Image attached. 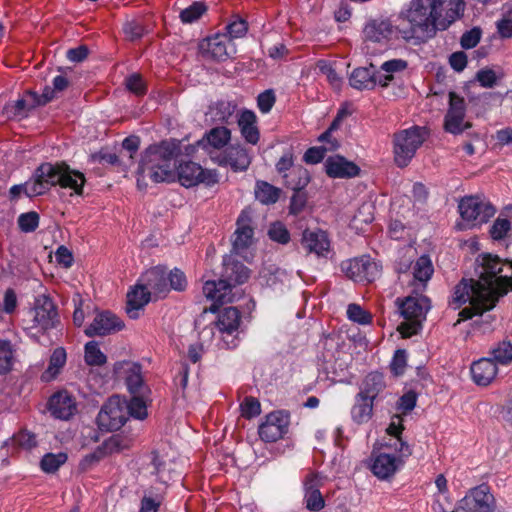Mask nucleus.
Masks as SVG:
<instances>
[{
	"instance_id": "nucleus-31",
	"label": "nucleus",
	"mask_w": 512,
	"mask_h": 512,
	"mask_svg": "<svg viewBox=\"0 0 512 512\" xmlns=\"http://www.w3.org/2000/svg\"><path fill=\"white\" fill-rule=\"evenodd\" d=\"M386 384L384 377L379 372H372L368 374L362 382L360 392L358 393L361 399H374L385 389Z\"/></svg>"
},
{
	"instance_id": "nucleus-23",
	"label": "nucleus",
	"mask_w": 512,
	"mask_h": 512,
	"mask_svg": "<svg viewBox=\"0 0 512 512\" xmlns=\"http://www.w3.org/2000/svg\"><path fill=\"white\" fill-rule=\"evenodd\" d=\"M349 84L357 90H371L377 84L380 85V76L374 65L370 64L369 67L354 69L349 77Z\"/></svg>"
},
{
	"instance_id": "nucleus-19",
	"label": "nucleus",
	"mask_w": 512,
	"mask_h": 512,
	"mask_svg": "<svg viewBox=\"0 0 512 512\" xmlns=\"http://www.w3.org/2000/svg\"><path fill=\"white\" fill-rule=\"evenodd\" d=\"M151 151L163 156L159 157L161 160L157 161L158 163L156 164V167L160 165L163 166L164 164L174 165L173 160L181 153L179 143H177L175 140L162 141L160 144L152 145L146 149L139 168L149 167Z\"/></svg>"
},
{
	"instance_id": "nucleus-60",
	"label": "nucleus",
	"mask_w": 512,
	"mask_h": 512,
	"mask_svg": "<svg viewBox=\"0 0 512 512\" xmlns=\"http://www.w3.org/2000/svg\"><path fill=\"white\" fill-rule=\"evenodd\" d=\"M227 36L232 42V39L243 37L248 30V25L245 20L238 19L226 26Z\"/></svg>"
},
{
	"instance_id": "nucleus-6",
	"label": "nucleus",
	"mask_w": 512,
	"mask_h": 512,
	"mask_svg": "<svg viewBox=\"0 0 512 512\" xmlns=\"http://www.w3.org/2000/svg\"><path fill=\"white\" fill-rule=\"evenodd\" d=\"M429 309L430 300L427 297H407L400 305V313L405 321L398 326L397 330L403 337L416 334Z\"/></svg>"
},
{
	"instance_id": "nucleus-25",
	"label": "nucleus",
	"mask_w": 512,
	"mask_h": 512,
	"mask_svg": "<svg viewBox=\"0 0 512 512\" xmlns=\"http://www.w3.org/2000/svg\"><path fill=\"white\" fill-rule=\"evenodd\" d=\"M131 443L132 440L126 436L120 434L113 435L107 439L102 446L97 449V451L88 455L85 460L90 462L99 461L105 455L119 453L128 449L131 446Z\"/></svg>"
},
{
	"instance_id": "nucleus-20",
	"label": "nucleus",
	"mask_w": 512,
	"mask_h": 512,
	"mask_svg": "<svg viewBox=\"0 0 512 512\" xmlns=\"http://www.w3.org/2000/svg\"><path fill=\"white\" fill-rule=\"evenodd\" d=\"M254 230L252 219L248 211H242L237 219V229L234 233L233 249L240 253L249 248L253 243Z\"/></svg>"
},
{
	"instance_id": "nucleus-8",
	"label": "nucleus",
	"mask_w": 512,
	"mask_h": 512,
	"mask_svg": "<svg viewBox=\"0 0 512 512\" xmlns=\"http://www.w3.org/2000/svg\"><path fill=\"white\" fill-rule=\"evenodd\" d=\"M495 499L486 485L471 489L451 512H493Z\"/></svg>"
},
{
	"instance_id": "nucleus-62",
	"label": "nucleus",
	"mask_w": 512,
	"mask_h": 512,
	"mask_svg": "<svg viewBox=\"0 0 512 512\" xmlns=\"http://www.w3.org/2000/svg\"><path fill=\"white\" fill-rule=\"evenodd\" d=\"M276 101L273 90H266L259 94L257 104L262 113H268L274 106Z\"/></svg>"
},
{
	"instance_id": "nucleus-1",
	"label": "nucleus",
	"mask_w": 512,
	"mask_h": 512,
	"mask_svg": "<svg viewBox=\"0 0 512 512\" xmlns=\"http://www.w3.org/2000/svg\"><path fill=\"white\" fill-rule=\"evenodd\" d=\"M477 280L463 278L454 288L452 304L457 309L465 303L459 316L463 320L482 315L492 309L500 297L512 287V276L503 274L504 268L512 270V262H503L497 255L482 254L476 259Z\"/></svg>"
},
{
	"instance_id": "nucleus-7",
	"label": "nucleus",
	"mask_w": 512,
	"mask_h": 512,
	"mask_svg": "<svg viewBox=\"0 0 512 512\" xmlns=\"http://www.w3.org/2000/svg\"><path fill=\"white\" fill-rule=\"evenodd\" d=\"M458 209L465 222L463 228H471L485 223L495 214V208L490 203L476 196L461 199ZM460 228L462 229V227Z\"/></svg>"
},
{
	"instance_id": "nucleus-29",
	"label": "nucleus",
	"mask_w": 512,
	"mask_h": 512,
	"mask_svg": "<svg viewBox=\"0 0 512 512\" xmlns=\"http://www.w3.org/2000/svg\"><path fill=\"white\" fill-rule=\"evenodd\" d=\"M231 283L226 279H220L219 281H206L203 286L204 295L215 302L220 304L233 302L231 293Z\"/></svg>"
},
{
	"instance_id": "nucleus-40",
	"label": "nucleus",
	"mask_w": 512,
	"mask_h": 512,
	"mask_svg": "<svg viewBox=\"0 0 512 512\" xmlns=\"http://www.w3.org/2000/svg\"><path fill=\"white\" fill-rule=\"evenodd\" d=\"M373 412V401L369 399H361L360 395L356 396V403L352 407L351 415L355 422L358 424L367 422Z\"/></svg>"
},
{
	"instance_id": "nucleus-4",
	"label": "nucleus",
	"mask_w": 512,
	"mask_h": 512,
	"mask_svg": "<svg viewBox=\"0 0 512 512\" xmlns=\"http://www.w3.org/2000/svg\"><path fill=\"white\" fill-rule=\"evenodd\" d=\"M426 138V129L419 126H413L395 133L393 136L395 164L400 168L408 166Z\"/></svg>"
},
{
	"instance_id": "nucleus-24",
	"label": "nucleus",
	"mask_w": 512,
	"mask_h": 512,
	"mask_svg": "<svg viewBox=\"0 0 512 512\" xmlns=\"http://www.w3.org/2000/svg\"><path fill=\"white\" fill-rule=\"evenodd\" d=\"M326 173L333 178H350L359 174V167L342 156L329 157L325 162Z\"/></svg>"
},
{
	"instance_id": "nucleus-64",
	"label": "nucleus",
	"mask_w": 512,
	"mask_h": 512,
	"mask_svg": "<svg viewBox=\"0 0 512 512\" xmlns=\"http://www.w3.org/2000/svg\"><path fill=\"white\" fill-rule=\"evenodd\" d=\"M126 87L135 95L141 96L146 93L144 82L139 74H133L126 79Z\"/></svg>"
},
{
	"instance_id": "nucleus-36",
	"label": "nucleus",
	"mask_w": 512,
	"mask_h": 512,
	"mask_svg": "<svg viewBox=\"0 0 512 512\" xmlns=\"http://www.w3.org/2000/svg\"><path fill=\"white\" fill-rule=\"evenodd\" d=\"M231 137L230 130L226 127H215L211 129L206 135V144L201 141L199 144L206 147L208 149L212 148L216 151L220 150L229 142Z\"/></svg>"
},
{
	"instance_id": "nucleus-44",
	"label": "nucleus",
	"mask_w": 512,
	"mask_h": 512,
	"mask_svg": "<svg viewBox=\"0 0 512 512\" xmlns=\"http://www.w3.org/2000/svg\"><path fill=\"white\" fill-rule=\"evenodd\" d=\"M67 461V455L59 452L57 454L48 453L43 456L40 466L46 473H53Z\"/></svg>"
},
{
	"instance_id": "nucleus-47",
	"label": "nucleus",
	"mask_w": 512,
	"mask_h": 512,
	"mask_svg": "<svg viewBox=\"0 0 512 512\" xmlns=\"http://www.w3.org/2000/svg\"><path fill=\"white\" fill-rule=\"evenodd\" d=\"M413 269L415 279L421 282L427 281L433 273L432 263L428 256H421L416 261Z\"/></svg>"
},
{
	"instance_id": "nucleus-53",
	"label": "nucleus",
	"mask_w": 512,
	"mask_h": 512,
	"mask_svg": "<svg viewBox=\"0 0 512 512\" xmlns=\"http://www.w3.org/2000/svg\"><path fill=\"white\" fill-rule=\"evenodd\" d=\"M127 415L137 419H144L147 416L145 402L139 397H133L129 403L126 402Z\"/></svg>"
},
{
	"instance_id": "nucleus-3",
	"label": "nucleus",
	"mask_w": 512,
	"mask_h": 512,
	"mask_svg": "<svg viewBox=\"0 0 512 512\" xmlns=\"http://www.w3.org/2000/svg\"><path fill=\"white\" fill-rule=\"evenodd\" d=\"M433 0H412L409 8L403 14L409 23L410 36L418 40L433 37L439 30L436 10Z\"/></svg>"
},
{
	"instance_id": "nucleus-27",
	"label": "nucleus",
	"mask_w": 512,
	"mask_h": 512,
	"mask_svg": "<svg viewBox=\"0 0 512 512\" xmlns=\"http://www.w3.org/2000/svg\"><path fill=\"white\" fill-rule=\"evenodd\" d=\"M49 410L54 417L66 420L74 414L76 405L66 392H59L50 398Z\"/></svg>"
},
{
	"instance_id": "nucleus-12",
	"label": "nucleus",
	"mask_w": 512,
	"mask_h": 512,
	"mask_svg": "<svg viewBox=\"0 0 512 512\" xmlns=\"http://www.w3.org/2000/svg\"><path fill=\"white\" fill-rule=\"evenodd\" d=\"M177 175L181 185L187 188L199 183L213 185L218 181L214 172L205 171L199 164L192 161L181 163L177 169Z\"/></svg>"
},
{
	"instance_id": "nucleus-58",
	"label": "nucleus",
	"mask_w": 512,
	"mask_h": 512,
	"mask_svg": "<svg viewBox=\"0 0 512 512\" xmlns=\"http://www.w3.org/2000/svg\"><path fill=\"white\" fill-rule=\"evenodd\" d=\"M347 315L350 320L359 324H368L371 321V315L357 304L348 306Z\"/></svg>"
},
{
	"instance_id": "nucleus-39",
	"label": "nucleus",
	"mask_w": 512,
	"mask_h": 512,
	"mask_svg": "<svg viewBox=\"0 0 512 512\" xmlns=\"http://www.w3.org/2000/svg\"><path fill=\"white\" fill-rule=\"evenodd\" d=\"M147 286L155 293L162 294L169 290L168 278L165 271L160 267H155L146 273Z\"/></svg>"
},
{
	"instance_id": "nucleus-28",
	"label": "nucleus",
	"mask_w": 512,
	"mask_h": 512,
	"mask_svg": "<svg viewBox=\"0 0 512 512\" xmlns=\"http://www.w3.org/2000/svg\"><path fill=\"white\" fill-rule=\"evenodd\" d=\"M393 25L387 19H373L368 22L363 30L365 39L380 43L388 40L393 34Z\"/></svg>"
},
{
	"instance_id": "nucleus-38",
	"label": "nucleus",
	"mask_w": 512,
	"mask_h": 512,
	"mask_svg": "<svg viewBox=\"0 0 512 512\" xmlns=\"http://www.w3.org/2000/svg\"><path fill=\"white\" fill-rule=\"evenodd\" d=\"M407 68V62L402 59H392L384 62L381 65L380 86L385 88L388 87L389 83L394 79V73L402 72Z\"/></svg>"
},
{
	"instance_id": "nucleus-49",
	"label": "nucleus",
	"mask_w": 512,
	"mask_h": 512,
	"mask_svg": "<svg viewBox=\"0 0 512 512\" xmlns=\"http://www.w3.org/2000/svg\"><path fill=\"white\" fill-rule=\"evenodd\" d=\"M317 67L324 75H326L327 80L334 89L339 90L341 88L342 79L329 62L320 60L317 62Z\"/></svg>"
},
{
	"instance_id": "nucleus-48",
	"label": "nucleus",
	"mask_w": 512,
	"mask_h": 512,
	"mask_svg": "<svg viewBox=\"0 0 512 512\" xmlns=\"http://www.w3.org/2000/svg\"><path fill=\"white\" fill-rule=\"evenodd\" d=\"M38 225L39 215L37 212L30 211L23 213L18 217V226L22 232H33L37 229Z\"/></svg>"
},
{
	"instance_id": "nucleus-55",
	"label": "nucleus",
	"mask_w": 512,
	"mask_h": 512,
	"mask_svg": "<svg viewBox=\"0 0 512 512\" xmlns=\"http://www.w3.org/2000/svg\"><path fill=\"white\" fill-rule=\"evenodd\" d=\"M73 301L76 304L75 311L73 313V323L80 327L85 319L86 313H89L91 310V307L89 304L85 305L84 307V300L82 299L80 294H76Z\"/></svg>"
},
{
	"instance_id": "nucleus-18",
	"label": "nucleus",
	"mask_w": 512,
	"mask_h": 512,
	"mask_svg": "<svg viewBox=\"0 0 512 512\" xmlns=\"http://www.w3.org/2000/svg\"><path fill=\"white\" fill-rule=\"evenodd\" d=\"M208 152L218 164L229 165L234 171H244L251 163L248 151L240 146H231L224 154L217 153V155H213L212 150H208Z\"/></svg>"
},
{
	"instance_id": "nucleus-32",
	"label": "nucleus",
	"mask_w": 512,
	"mask_h": 512,
	"mask_svg": "<svg viewBox=\"0 0 512 512\" xmlns=\"http://www.w3.org/2000/svg\"><path fill=\"white\" fill-rule=\"evenodd\" d=\"M396 470V458L386 453L379 454L372 464V472L379 479L390 478L395 474Z\"/></svg>"
},
{
	"instance_id": "nucleus-57",
	"label": "nucleus",
	"mask_w": 512,
	"mask_h": 512,
	"mask_svg": "<svg viewBox=\"0 0 512 512\" xmlns=\"http://www.w3.org/2000/svg\"><path fill=\"white\" fill-rule=\"evenodd\" d=\"M242 415L248 419L261 413L260 402L254 397H246L241 404Z\"/></svg>"
},
{
	"instance_id": "nucleus-37",
	"label": "nucleus",
	"mask_w": 512,
	"mask_h": 512,
	"mask_svg": "<svg viewBox=\"0 0 512 512\" xmlns=\"http://www.w3.org/2000/svg\"><path fill=\"white\" fill-rule=\"evenodd\" d=\"M66 351L62 347L56 348L50 356L48 368L42 374L44 381L53 380L66 363Z\"/></svg>"
},
{
	"instance_id": "nucleus-46",
	"label": "nucleus",
	"mask_w": 512,
	"mask_h": 512,
	"mask_svg": "<svg viewBox=\"0 0 512 512\" xmlns=\"http://www.w3.org/2000/svg\"><path fill=\"white\" fill-rule=\"evenodd\" d=\"M207 10L203 2H194L180 12V19L183 23H192L198 20Z\"/></svg>"
},
{
	"instance_id": "nucleus-15",
	"label": "nucleus",
	"mask_w": 512,
	"mask_h": 512,
	"mask_svg": "<svg viewBox=\"0 0 512 512\" xmlns=\"http://www.w3.org/2000/svg\"><path fill=\"white\" fill-rule=\"evenodd\" d=\"M124 322L110 311H101L96 314L92 323L86 327L84 333L88 337L106 336L121 331Z\"/></svg>"
},
{
	"instance_id": "nucleus-10",
	"label": "nucleus",
	"mask_w": 512,
	"mask_h": 512,
	"mask_svg": "<svg viewBox=\"0 0 512 512\" xmlns=\"http://www.w3.org/2000/svg\"><path fill=\"white\" fill-rule=\"evenodd\" d=\"M465 100L455 92L449 93V109L445 116L444 128L451 134H460L471 128L472 124L465 121Z\"/></svg>"
},
{
	"instance_id": "nucleus-2",
	"label": "nucleus",
	"mask_w": 512,
	"mask_h": 512,
	"mask_svg": "<svg viewBox=\"0 0 512 512\" xmlns=\"http://www.w3.org/2000/svg\"><path fill=\"white\" fill-rule=\"evenodd\" d=\"M83 173L71 169L66 163H43L34 172L33 184L26 187V195L34 197L42 195L51 186L60 185L62 188H70L77 195L83 192L85 184Z\"/></svg>"
},
{
	"instance_id": "nucleus-17",
	"label": "nucleus",
	"mask_w": 512,
	"mask_h": 512,
	"mask_svg": "<svg viewBox=\"0 0 512 512\" xmlns=\"http://www.w3.org/2000/svg\"><path fill=\"white\" fill-rule=\"evenodd\" d=\"M289 420L280 411L272 412L259 427V435L266 442H275L283 437L288 430Z\"/></svg>"
},
{
	"instance_id": "nucleus-41",
	"label": "nucleus",
	"mask_w": 512,
	"mask_h": 512,
	"mask_svg": "<svg viewBox=\"0 0 512 512\" xmlns=\"http://www.w3.org/2000/svg\"><path fill=\"white\" fill-rule=\"evenodd\" d=\"M281 190L268 182L259 181L256 185L255 197L263 204H273L279 199Z\"/></svg>"
},
{
	"instance_id": "nucleus-54",
	"label": "nucleus",
	"mask_w": 512,
	"mask_h": 512,
	"mask_svg": "<svg viewBox=\"0 0 512 512\" xmlns=\"http://www.w3.org/2000/svg\"><path fill=\"white\" fill-rule=\"evenodd\" d=\"M127 386L132 393H136L140 390L143 380L141 377L140 366L132 364L129 368V374L126 379Z\"/></svg>"
},
{
	"instance_id": "nucleus-33",
	"label": "nucleus",
	"mask_w": 512,
	"mask_h": 512,
	"mask_svg": "<svg viewBox=\"0 0 512 512\" xmlns=\"http://www.w3.org/2000/svg\"><path fill=\"white\" fill-rule=\"evenodd\" d=\"M255 123L256 116L251 111H244L238 120L242 136L251 144H256L259 141V130Z\"/></svg>"
},
{
	"instance_id": "nucleus-34",
	"label": "nucleus",
	"mask_w": 512,
	"mask_h": 512,
	"mask_svg": "<svg viewBox=\"0 0 512 512\" xmlns=\"http://www.w3.org/2000/svg\"><path fill=\"white\" fill-rule=\"evenodd\" d=\"M224 270V276L231 285L243 284L250 277L249 269L241 262H225Z\"/></svg>"
},
{
	"instance_id": "nucleus-52",
	"label": "nucleus",
	"mask_w": 512,
	"mask_h": 512,
	"mask_svg": "<svg viewBox=\"0 0 512 512\" xmlns=\"http://www.w3.org/2000/svg\"><path fill=\"white\" fill-rule=\"evenodd\" d=\"M123 31L127 38L131 41L138 40L145 33H147V29L144 27V25L136 20L127 21L124 24Z\"/></svg>"
},
{
	"instance_id": "nucleus-42",
	"label": "nucleus",
	"mask_w": 512,
	"mask_h": 512,
	"mask_svg": "<svg viewBox=\"0 0 512 512\" xmlns=\"http://www.w3.org/2000/svg\"><path fill=\"white\" fill-rule=\"evenodd\" d=\"M14 349L10 341L0 340V374L8 373L13 366Z\"/></svg>"
},
{
	"instance_id": "nucleus-26",
	"label": "nucleus",
	"mask_w": 512,
	"mask_h": 512,
	"mask_svg": "<svg viewBox=\"0 0 512 512\" xmlns=\"http://www.w3.org/2000/svg\"><path fill=\"white\" fill-rule=\"evenodd\" d=\"M302 246L309 253L323 256L329 251L330 241L326 232L322 230H305L302 236Z\"/></svg>"
},
{
	"instance_id": "nucleus-43",
	"label": "nucleus",
	"mask_w": 512,
	"mask_h": 512,
	"mask_svg": "<svg viewBox=\"0 0 512 512\" xmlns=\"http://www.w3.org/2000/svg\"><path fill=\"white\" fill-rule=\"evenodd\" d=\"M491 353L496 364L508 365L512 361V344L504 340L494 347Z\"/></svg>"
},
{
	"instance_id": "nucleus-63",
	"label": "nucleus",
	"mask_w": 512,
	"mask_h": 512,
	"mask_svg": "<svg viewBox=\"0 0 512 512\" xmlns=\"http://www.w3.org/2000/svg\"><path fill=\"white\" fill-rule=\"evenodd\" d=\"M416 401L417 394L414 391H408L400 397L397 404V409L401 410L403 414H407L415 408Z\"/></svg>"
},
{
	"instance_id": "nucleus-14",
	"label": "nucleus",
	"mask_w": 512,
	"mask_h": 512,
	"mask_svg": "<svg viewBox=\"0 0 512 512\" xmlns=\"http://www.w3.org/2000/svg\"><path fill=\"white\" fill-rule=\"evenodd\" d=\"M342 271L346 276L354 281H373L379 274L377 263L370 260L369 257L354 258L343 261Z\"/></svg>"
},
{
	"instance_id": "nucleus-22",
	"label": "nucleus",
	"mask_w": 512,
	"mask_h": 512,
	"mask_svg": "<svg viewBox=\"0 0 512 512\" xmlns=\"http://www.w3.org/2000/svg\"><path fill=\"white\" fill-rule=\"evenodd\" d=\"M151 159L149 160V167L139 168L138 172L143 177L150 178L155 183L171 181L175 177L174 168L175 165L164 164L163 166H157L158 160H161L159 157H162L160 154H156V152H150Z\"/></svg>"
},
{
	"instance_id": "nucleus-13",
	"label": "nucleus",
	"mask_w": 512,
	"mask_h": 512,
	"mask_svg": "<svg viewBox=\"0 0 512 512\" xmlns=\"http://www.w3.org/2000/svg\"><path fill=\"white\" fill-rule=\"evenodd\" d=\"M284 178L287 187L294 191L291 198L290 211L293 214H297L303 210L307 201V196L302 189L309 183L308 171L303 168H297L291 173L285 174Z\"/></svg>"
},
{
	"instance_id": "nucleus-59",
	"label": "nucleus",
	"mask_w": 512,
	"mask_h": 512,
	"mask_svg": "<svg viewBox=\"0 0 512 512\" xmlns=\"http://www.w3.org/2000/svg\"><path fill=\"white\" fill-rule=\"evenodd\" d=\"M482 31L479 27H474L469 31H466L460 40V44L464 49L474 48L480 41Z\"/></svg>"
},
{
	"instance_id": "nucleus-56",
	"label": "nucleus",
	"mask_w": 512,
	"mask_h": 512,
	"mask_svg": "<svg viewBox=\"0 0 512 512\" xmlns=\"http://www.w3.org/2000/svg\"><path fill=\"white\" fill-rule=\"evenodd\" d=\"M13 444L20 448L30 450L37 445L36 436L28 431H21L12 437Z\"/></svg>"
},
{
	"instance_id": "nucleus-35",
	"label": "nucleus",
	"mask_w": 512,
	"mask_h": 512,
	"mask_svg": "<svg viewBox=\"0 0 512 512\" xmlns=\"http://www.w3.org/2000/svg\"><path fill=\"white\" fill-rule=\"evenodd\" d=\"M240 318L237 308L227 307L219 314L216 326L221 332L232 333L238 329Z\"/></svg>"
},
{
	"instance_id": "nucleus-45",
	"label": "nucleus",
	"mask_w": 512,
	"mask_h": 512,
	"mask_svg": "<svg viewBox=\"0 0 512 512\" xmlns=\"http://www.w3.org/2000/svg\"><path fill=\"white\" fill-rule=\"evenodd\" d=\"M106 356L101 352L95 341L85 345V361L88 365L100 366L106 363Z\"/></svg>"
},
{
	"instance_id": "nucleus-51",
	"label": "nucleus",
	"mask_w": 512,
	"mask_h": 512,
	"mask_svg": "<svg viewBox=\"0 0 512 512\" xmlns=\"http://www.w3.org/2000/svg\"><path fill=\"white\" fill-rule=\"evenodd\" d=\"M268 235L271 240L281 244H287L290 240V234L288 230L280 222H275L271 224L268 230Z\"/></svg>"
},
{
	"instance_id": "nucleus-30",
	"label": "nucleus",
	"mask_w": 512,
	"mask_h": 512,
	"mask_svg": "<svg viewBox=\"0 0 512 512\" xmlns=\"http://www.w3.org/2000/svg\"><path fill=\"white\" fill-rule=\"evenodd\" d=\"M151 292L143 285H136L127 294L126 313L131 319L139 317V311L150 301Z\"/></svg>"
},
{
	"instance_id": "nucleus-21",
	"label": "nucleus",
	"mask_w": 512,
	"mask_h": 512,
	"mask_svg": "<svg viewBox=\"0 0 512 512\" xmlns=\"http://www.w3.org/2000/svg\"><path fill=\"white\" fill-rule=\"evenodd\" d=\"M470 373L473 382L477 386L486 387L490 385L497 376V364L491 358H481L472 362Z\"/></svg>"
},
{
	"instance_id": "nucleus-61",
	"label": "nucleus",
	"mask_w": 512,
	"mask_h": 512,
	"mask_svg": "<svg viewBox=\"0 0 512 512\" xmlns=\"http://www.w3.org/2000/svg\"><path fill=\"white\" fill-rule=\"evenodd\" d=\"M306 507L311 511H319L324 505V499L319 490H313L311 492H306L305 494Z\"/></svg>"
},
{
	"instance_id": "nucleus-5",
	"label": "nucleus",
	"mask_w": 512,
	"mask_h": 512,
	"mask_svg": "<svg viewBox=\"0 0 512 512\" xmlns=\"http://www.w3.org/2000/svg\"><path fill=\"white\" fill-rule=\"evenodd\" d=\"M33 319L31 326L27 327L31 335H46L60 324L58 310L52 299L45 295H39L32 309Z\"/></svg>"
},
{
	"instance_id": "nucleus-9",
	"label": "nucleus",
	"mask_w": 512,
	"mask_h": 512,
	"mask_svg": "<svg viewBox=\"0 0 512 512\" xmlns=\"http://www.w3.org/2000/svg\"><path fill=\"white\" fill-rule=\"evenodd\" d=\"M126 420V401L117 395L107 400L97 417L99 426L106 430H117L124 425Z\"/></svg>"
},
{
	"instance_id": "nucleus-50",
	"label": "nucleus",
	"mask_w": 512,
	"mask_h": 512,
	"mask_svg": "<svg viewBox=\"0 0 512 512\" xmlns=\"http://www.w3.org/2000/svg\"><path fill=\"white\" fill-rule=\"evenodd\" d=\"M511 229V223L507 218L498 217L491 229L490 235L493 240H501L503 239Z\"/></svg>"
},
{
	"instance_id": "nucleus-11",
	"label": "nucleus",
	"mask_w": 512,
	"mask_h": 512,
	"mask_svg": "<svg viewBox=\"0 0 512 512\" xmlns=\"http://www.w3.org/2000/svg\"><path fill=\"white\" fill-rule=\"evenodd\" d=\"M201 54L208 59L224 61L235 53V47L226 34H216L199 44Z\"/></svg>"
},
{
	"instance_id": "nucleus-16",
	"label": "nucleus",
	"mask_w": 512,
	"mask_h": 512,
	"mask_svg": "<svg viewBox=\"0 0 512 512\" xmlns=\"http://www.w3.org/2000/svg\"><path fill=\"white\" fill-rule=\"evenodd\" d=\"M438 20L439 30L447 29L457 19H460L465 11L464 0H433Z\"/></svg>"
}]
</instances>
